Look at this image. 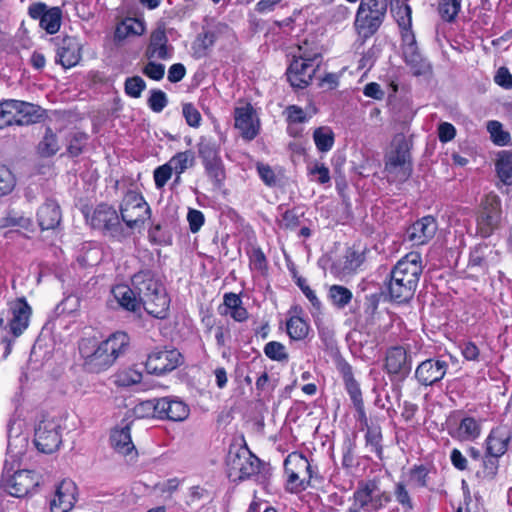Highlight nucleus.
I'll return each mask as SVG.
<instances>
[{
	"instance_id": "1",
	"label": "nucleus",
	"mask_w": 512,
	"mask_h": 512,
	"mask_svg": "<svg viewBox=\"0 0 512 512\" xmlns=\"http://www.w3.org/2000/svg\"><path fill=\"white\" fill-rule=\"evenodd\" d=\"M132 285L140 297V306L158 319L168 316L170 299L162 283L151 270H141L132 276Z\"/></svg>"
},
{
	"instance_id": "2",
	"label": "nucleus",
	"mask_w": 512,
	"mask_h": 512,
	"mask_svg": "<svg viewBox=\"0 0 512 512\" xmlns=\"http://www.w3.org/2000/svg\"><path fill=\"white\" fill-rule=\"evenodd\" d=\"M130 347V337L126 332L117 331L102 341L93 353L84 358L88 372L100 373L110 368Z\"/></svg>"
},
{
	"instance_id": "3",
	"label": "nucleus",
	"mask_w": 512,
	"mask_h": 512,
	"mask_svg": "<svg viewBox=\"0 0 512 512\" xmlns=\"http://www.w3.org/2000/svg\"><path fill=\"white\" fill-rule=\"evenodd\" d=\"M412 141L403 134H397L392 149L385 156V172L390 182L404 183L413 173L411 157Z\"/></svg>"
},
{
	"instance_id": "4",
	"label": "nucleus",
	"mask_w": 512,
	"mask_h": 512,
	"mask_svg": "<svg viewBox=\"0 0 512 512\" xmlns=\"http://www.w3.org/2000/svg\"><path fill=\"white\" fill-rule=\"evenodd\" d=\"M386 12V0H361L354 23L358 34L364 39L373 36L382 25Z\"/></svg>"
},
{
	"instance_id": "5",
	"label": "nucleus",
	"mask_w": 512,
	"mask_h": 512,
	"mask_svg": "<svg viewBox=\"0 0 512 512\" xmlns=\"http://www.w3.org/2000/svg\"><path fill=\"white\" fill-rule=\"evenodd\" d=\"M120 217L130 231L142 229L147 219L151 217V208L143 195L136 190H128L121 201Z\"/></svg>"
},
{
	"instance_id": "6",
	"label": "nucleus",
	"mask_w": 512,
	"mask_h": 512,
	"mask_svg": "<svg viewBox=\"0 0 512 512\" xmlns=\"http://www.w3.org/2000/svg\"><path fill=\"white\" fill-rule=\"evenodd\" d=\"M60 419L49 414H42L34 429V444L46 454L57 451L62 443V427Z\"/></svg>"
},
{
	"instance_id": "7",
	"label": "nucleus",
	"mask_w": 512,
	"mask_h": 512,
	"mask_svg": "<svg viewBox=\"0 0 512 512\" xmlns=\"http://www.w3.org/2000/svg\"><path fill=\"white\" fill-rule=\"evenodd\" d=\"M150 412L160 419L183 421L189 415V408L183 401L170 397L147 400L136 407V413L141 417Z\"/></svg>"
},
{
	"instance_id": "8",
	"label": "nucleus",
	"mask_w": 512,
	"mask_h": 512,
	"mask_svg": "<svg viewBox=\"0 0 512 512\" xmlns=\"http://www.w3.org/2000/svg\"><path fill=\"white\" fill-rule=\"evenodd\" d=\"M321 60V55L317 52L303 51L298 57H294L286 72L290 85L296 89L306 88L311 83Z\"/></svg>"
},
{
	"instance_id": "9",
	"label": "nucleus",
	"mask_w": 512,
	"mask_h": 512,
	"mask_svg": "<svg viewBox=\"0 0 512 512\" xmlns=\"http://www.w3.org/2000/svg\"><path fill=\"white\" fill-rule=\"evenodd\" d=\"M284 470L287 475V490L292 493L304 491L313 477L312 466L301 453L292 452L284 461Z\"/></svg>"
},
{
	"instance_id": "10",
	"label": "nucleus",
	"mask_w": 512,
	"mask_h": 512,
	"mask_svg": "<svg viewBox=\"0 0 512 512\" xmlns=\"http://www.w3.org/2000/svg\"><path fill=\"white\" fill-rule=\"evenodd\" d=\"M226 465L229 477L244 480L258 473L260 460L246 446H235L228 451Z\"/></svg>"
},
{
	"instance_id": "11",
	"label": "nucleus",
	"mask_w": 512,
	"mask_h": 512,
	"mask_svg": "<svg viewBox=\"0 0 512 512\" xmlns=\"http://www.w3.org/2000/svg\"><path fill=\"white\" fill-rule=\"evenodd\" d=\"M32 308L25 297L8 302V308L1 313L0 328L7 329L14 337H19L28 327Z\"/></svg>"
},
{
	"instance_id": "12",
	"label": "nucleus",
	"mask_w": 512,
	"mask_h": 512,
	"mask_svg": "<svg viewBox=\"0 0 512 512\" xmlns=\"http://www.w3.org/2000/svg\"><path fill=\"white\" fill-rule=\"evenodd\" d=\"M91 225L93 228L102 230L105 234L119 240L129 235L121 224L117 211L106 204L96 207L91 217Z\"/></svg>"
},
{
	"instance_id": "13",
	"label": "nucleus",
	"mask_w": 512,
	"mask_h": 512,
	"mask_svg": "<svg viewBox=\"0 0 512 512\" xmlns=\"http://www.w3.org/2000/svg\"><path fill=\"white\" fill-rule=\"evenodd\" d=\"M182 363L183 356L177 349L165 348L152 351L147 357L145 367L148 373L160 376L175 370Z\"/></svg>"
},
{
	"instance_id": "14",
	"label": "nucleus",
	"mask_w": 512,
	"mask_h": 512,
	"mask_svg": "<svg viewBox=\"0 0 512 512\" xmlns=\"http://www.w3.org/2000/svg\"><path fill=\"white\" fill-rule=\"evenodd\" d=\"M37 486L36 474L30 470H19L11 476L3 475L0 482V490L16 498L27 496Z\"/></svg>"
},
{
	"instance_id": "15",
	"label": "nucleus",
	"mask_w": 512,
	"mask_h": 512,
	"mask_svg": "<svg viewBox=\"0 0 512 512\" xmlns=\"http://www.w3.org/2000/svg\"><path fill=\"white\" fill-rule=\"evenodd\" d=\"M384 369L388 375L405 379L412 370V356L402 346L390 347L385 356Z\"/></svg>"
},
{
	"instance_id": "16",
	"label": "nucleus",
	"mask_w": 512,
	"mask_h": 512,
	"mask_svg": "<svg viewBox=\"0 0 512 512\" xmlns=\"http://www.w3.org/2000/svg\"><path fill=\"white\" fill-rule=\"evenodd\" d=\"M28 15L38 20L40 27L48 34H55L60 29L62 21L60 7H48L43 2H34L28 7Z\"/></svg>"
},
{
	"instance_id": "17",
	"label": "nucleus",
	"mask_w": 512,
	"mask_h": 512,
	"mask_svg": "<svg viewBox=\"0 0 512 512\" xmlns=\"http://www.w3.org/2000/svg\"><path fill=\"white\" fill-rule=\"evenodd\" d=\"M448 368V362L442 358H429L416 367L414 376L420 385L432 386L445 377Z\"/></svg>"
},
{
	"instance_id": "18",
	"label": "nucleus",
	"mask_w": 512,
	"mask_h": 512,
	"mask_svg": "<svg viewBox=\"0 0 512 512\" xmlns=\"http://www.w3.org/2000/svg\"><path fill=\"white\" fill-rule=\"evenodd\" d=\"M77 501V486L71 479H63L55 486L50 500L51 512H69Z\"/></svg>"
},
{
	"instance_id": "19",
	"label": "nucleus",
	"mask_w": 512,
	"mask_h": 512,
	"mask_svg": "<svg viewBox=\"0 0 512 512\" xmlns=\"http://www.w3.org/2000/svg\"><path fill=\"white\" fill-rule=\"evenodd\" d=\"M174 55V47L169 43L166 31L163 27L153 30L149 42L144 51L147 60H170Z\"/></svg>"
},
{
	"instance_id": "20",
	"label": "nucleus",
	"mask_w": 512,
	"mask_h": 512,
	"mask_svg": "<svg viewBox=\"0 0 512 512\" xmlns=\"http://www.w3.org/2000/svg\"><path fill=\"white\" fill-rule=\"evenodd\" d=\"M337 369L342 376L345 389L350 396L359 417L361 419H365V422L367 423L362 392L359 383L354 377L352 366L347 361L340 360L337 363Z\"/></svg>"
},
{
	"instance_id": "21",
	"label": "nucleus",
	"mask_w": 512,
	"mask_h": 512,
	"mask_svg": "<svg viewBox=\"0 0 512 512\" xmlns=\"http://www.w3.org/2000/svg\"><path fill=\"white\" fill-rule=\"evenodd\" d=\"M390 273L417 286L422 274L420 254L413 252L407 254L397 262Z\"/></svg>"
},
{
	"instance_id": "22",
	"label": "nucleus",
	"mask_w": 512,
	"mask_h": 512,
	"mask_svg": "<svg viewBox=\"0 0 512 512\" xmlns=\"http://www.w3.org/2000/svg\"><path fill=\"white\" fill-rule=\"evenodd\" d=\"M82 44L74 36H65L57 42L56 63L65 69L74 67L81 60Z\"/></svg>"
},
{
	"instance_id": "23",
	"label": "nucleus",
	"mask_w": 512,
	"mask_h": 512,
	"mask_svg": "<svg viewBox=\"0 0 512 512\" xmlns=\"http://www.w3.org/2000/svg\"><path fill=\"white\" fill-rule=\"evenodd\" d=\"M438 224L433 216H424L414 222L407 230V237L413 245H425L436 234Z\"/></svg>"
},
{
	"instance_id": "24",
	"label": "nucleus",
	"mask_w": 512,
	"mask_h": 512,
	"mask_svg": "<svg viewBox=\"0 0 512 512\" xmlns=\"http://www.w3.org/2000/svg\"><path fill=\"white\" fill-rule=\"evenodd\" d=\"M510 432L504 427L492 428L484 441L485 453L501 458L509 449Z\"/></svg>"
},
{
	"instance_id": "25",
	"label": "nucleus",
	"mask_w": 512,
	"mask_h": 512,
	"mask_svg": "<svg viewBox=\"0 0 512 512\" xmlns=\"http://www.w3.org/2000/svg\"><path fill=\"white\" fill-rule=\"evenodd\" d=\"M253 107L247 104L242 107L235 108L234 120L235 128H237L241 136L246 140H253L259 132V127L253 119Z\"/></svg>"
},
{
	"instance_id": "26",
	"label": "nucleus",
	"mask_w": 512,
	"mask_h": 512,
	"mask_svg": "<svg viewBox=\"0 0 512 512\" xmlns=\"http://www.w3.org/2000/svg\"><path fill=\"white\" fill-rule=\"evenodd\" d=\"M37 221L41 230L55 229L61 222V210L59 204L52 199L46 200L37 210Z\"/></svg>"
},
{
	"instance_id": "27",
	"label": "nucleus",
	"mask_w": 512,
	"mask_h": 512,
	"mask_svg": "<svg viewBox=\"0 0 512 512\" xmlns=\"http://www.w3.org/2000/svg\"><path fill=\"white\" fill-rule=\"evenodd\" d=\"M16 125L27 126L36 123L42 117L41 108L29 102L13 99Z\"/></svg>"
},
{
	"instance_id": "28",
	"label": "nucleus",
	"mask_w": 512,
	"mask_h": 512,
	"mask_svg": "<svg viewBox=\"0 0 512 512\" xmlns=\"http://www.w3.org/2000/svg\"><path fill=\"white\" fill-rule=\"evenodd\" d=\"M416 288L417 286L411 284V282L401 280L399 277L393 276V274L390 273L388 293L392 301L396 303H407L413 298Z\"/></svg>"
},
{
	"instance_id": "29",
	"label": "nucleus",
	"mask_w": 512,
	"mask_h": 512,
	"mask_svg": "<svg viewBox=\"0 0 512 512\" xmlns=\"http://www.w3.org/2000/svg\"><path fill=\"white\" fill-rule=\"evenodd\" d=\"M481 431L480 421L474 417L466 416L461 419L457 428L450 431L449 434L460 441H474L480 436Z\"/></svg>"
},
{
	"instance_id": "30",
	"label": "nucleus",
	"mask_w": 512,
	"mask_h": 512,
	"mask_svg": "<svg viewBox=\"0 0 512 512\" xmlns=\"http://www.w3.org/2000/svg\"><path fill=\"white\" fill-rule=\"evenodd\" d=\"M136 290L127 285L119 284L113 287L112 295L123 309L136 312L140 309V297L135 295Z\"/></svg>"
},
{
	"instance_id": "31",
	"label": "nucleus",
	"mask_w": 512,
	"mask_h": 512,
	"mask_svg": "<svg viewBox=\"0 0 512 512\" xmlns=\"http://www.w3.org/2000/svg\"><path fill=\"white\" fill-rule=\"evenodd\" d=\"M110 444L119 454L128 455L131 453L135 446L131 439L130 426L125 425L124 427L114 428L110 434Z\"/></svg>"
},
{
	"instance_id": "32",
	"label": "nucleus",
	"mask_w": 512,
	"mask_h": 512,
	"mask_svg": "<svg viewBox=\"0 0 512 512\" xmlns=\"http://www.w3.org/2000/svg\"><path fill=\"white\" fill-rule=\"evenodd\" d=\"M198 156L202 163L220 159V144L211 136H202L197 144Z\"/></svg>"
},
{
	"instance_id": "33",
	"label": "nucleus",
	"mask_w": 512,
	"mask_h": 512,
	"mask_svg": "<svg viewBox=\"0 0 512 512\" xmlns=\"http://www.w3.org/2000/svg\"><path fill=\"white\" fill-rule=\"evenodd\" d=\"M374 487V480L362 481L353 493L354 503L365 512H370Z\"/></svg>"
},
{
	"instance_id": "34",
	"label": "nucleus",
	"mask_w": 512,
	"mask_h": 512,
	"mask_svg": "<svg viewBox=\"0 0 512 512\" xmlns=\"http://www.w3.org/2000/svg\"><path fill=\"white\" fill-rule=\"evenodd\" d=\"M499 459L496 456L483 454L480 469L476 472L475 476L480 481L491 482L495 480L499 470Z\"/></svg>"
},
{
	"instance_id": "35",
	"label": "nucleus",
	"mask_w": 512,
	"mask_h": 512,
	"mask_svg": "<svg viewBox=\"0 0 512 512\" xmlns=\"http://www.w3.org/2000/svg\"><path fill=\"white\" fill-rule=\"evenodd\" d=\"M225 307L230 310V316L237 322H243L248 318V311L242 305V300L235 293H226L223 297Z\"/></svg>"
},
{
	"instance_id": "36",
	"label": "nucleus",
	"mask_w": 512,
	"mask_h": 512,
	"mask_svg": "<svg viewBox=\"0 0 512 512\" xmlns=\"http://www.w3.org/2000/svg\"><path fill=\"white\" fill-rule=\"evenodd\" d=\"M286 330L291 340H304L310 330L309 324L301 317L292 316L286 322Z\"/></svg>"
},
{
	"instance_id": "37",
	"label": "nucleus",
	"mask_w": 512,
	"mask_h": 512,
	"mask_svg": "<svg viewBox=\"0 0 512 512\" xmlns=\"http://www.w3.org/2000/svg\"><path fill=\"white\" fill-rule=\"evenodd\" d=\"M499 213L495 207H485L477 219V224L483 236H489L498 225Z\"/></svg>"
},
{
	"instance_id": "38",
	"label": "nucleus",
	"mask_w": 512,
	"mask_h": 512,
	"mask_svg": "<svg viewBox=\"0 0 512 512\" xmlns=\"http://www.w3.org/2000/svg\"><path fill=\"white\" fill-rule=\"evenodd\" d=\"M353 294L345 286L334 284L328 290V299L337 309H344L352 300Z\"/></svg>"
},
{
	"instance_id": "39",
	"label": "nucleus",
	"mask_w": 512,
	"mask_h": 512,
	"mask_svg": "<svg viewBox=\"0 0 512 512\" xmlns=\"http://www.w3.org/2000/svg\"><path fill=\"white\" fill-rule=\"evenodd\" d=\"M32 219L25 217L22 213L15 210H9L4 217L0 219V228L16 227L24 230H30Z\"/></svg>"
},
{
	"instance_id": "40",
	"label": "nucleus",
	"mask_w": 512,
	"mask_h": 512,
	"mask_svg": "<svg viewBox=\"0 0 512 512\" xmlns=\"http://www.w3.org/2000/svg\"><path fill=\"white\" fill-rule=\"evenodd\" d=\"M206 175L209 177V179L212 181L213 185L216 188H221L224 180L226 178L224 163L222 161V158L216 159L214 161H209L206 163H202Z\"/></svg>"
},
{
	"instance_id": "41",
	"label": "nucleus",
	"mask_w": 512,
	"mask_h": 512,
	"mask_svg": "<svg viewBox=\"0 0 512 512\" xmlns=\"http://www.w3.org/2000/svg\"><path fill=\"white\" fill-rule=\"evenodd\" d=\"M313 140L320 152H328L334 145V133L328 126H321L314 130Z\"/></svg>"
},
{
	"instance_id": "42",
	"label": "nucleus",
	"mask_w": 512,
	"mask_h": 512,
	"mask_svg": "<svg viewBox=\"0 0 512 512\" xmlns=\"http://www.w3.org/2000/svg\"><path fill=\"white\" fill-rule=\"evenodd\" d=\"M172 170L177 174V180L180 175L194 164V154L190 150L176 153L168 162Z\"/></svg>"
},
{
	"instance_id": "43",
	"label": "nucleus",
	"mask_w": 512,
	"mask_h": 512,
	"mask_svg": "<svg viewBox=\"0 0 512 512\" xmlns=\"http://www.w3.org/2000/svg\"><path fill=\"white\" fill-rule=\"evenodd\" d=\"M434 470L432 466L419 464L409 470V480L416 487H427L429 475Z\"/></svg>"
},
{
	"instance_id": "44",
	"label": "nucleus",
	"mask_w": 512,
	"mask_h": 512,
	"mask_svg": "<svg viewBox=\"0 0 512 512\" xmlns=\"http://www.w3.org/2000/svg\"><path fill=\"white\" fill-rule=\"evenodd\" d=\"M382 432L380 427H368L365 433V443L375 452L378 459H383Z\"/></svg>"
},
{
	"instance_id": "45",
	"label": "nucleus",
	"mask_w": 512,
	"mask_h": 512,
	"mask_svg": "<svg viewBox=\"0 0 512 512\" xmlns=\"http://www.w3.org/2000/svg\"><path fill=\"white\" fill-rule=\"evenodd\" d=\"M496 170L500 180L506 184H512V154L504 152L500 155L497 163Z\"/></svg>"
},
{
	"instance_id": "46",
	"label": "nucleus",
	"mask_w": 512,
	"mask_h": 512,
	"mask_svg": "<svg viewBox=\"0 0 512 512\" xmlns=\"http://www.w3.org/2000/svg\"><path fill=\"white\" fill-rule=\"evenodd\" d=\"M58 150L57 137L51 128H47L43 139L38 144V152L43 157H50L56 154Z\"/></svg>"
},
{
	"instance_id": "47",
	"label": "nucleus",
	"mask_w": 512,
	"mask_h": 512,
	"mask_svg": "<svg viewBox=\"0 0 512 512\" xmlns=\"http://www.w3.org/2000/svg\"><path fill=\"white\" fill-rule=\"evenodd\" d=\"M462 0H441L438 6V12L441 18L446 22H453L460 9Z\"/></svg>"
},
{
	"instance_id": "48",
	"label": "nucleus",
	"mask_w": 512,
	"mask_h": 512,
	"mask_svg": "<svg viewBox=\"0 0 512 512\" xmlns=\"http://www.w3.org/2000/svg\"><path fill=\"white\" fill-rule=\"evenodd\" d=\"M487 131L490 133L493 143L498 146H506L510 142V134L503 129V125L499 121H488Z\"/></svg>"
},
{
	"instance_id": "49",
	"label": "nucleus",
	"mask_w": 512,
	"mask_h": 512,
	"mask_svg": "<svg viewBox=\"0 0 512 512\" xmlns=\"http://www.w3.org/2000/svg\"><path fill=\"white\" fill-rule=\"evenodd\" d=\"M216 41L215 33L212 31H205L198 34L196 41L193 44L194 53L198 57H203L207 51L214 45Z\"/></svg>"
},
{
	"instance_id": "50",
	"label": "nucleus",
	"mask_w": 512,
	"mask_h": 512,
	"mask_svg": "<svg viewBox=\"0 0 512 512\" xmlns=\"http://www.w3.org/2000/svg\"><path fill=\"white\" fill-rule=\"evenodd\" d=\"M141 380L142 373L133 368L121 370L115 375V384L120 387H129L140 383Z\"/></svg>"
},
{
	"instance_id": "51",
	"label": "nucleus",
	"mask_w": 512,
	"mask_h": 512,
	"mask_svg": "<svg viewBox=\"0 0 512 512\" xmlns=\"http://www.w3.org/2000/svg\"><path fill=\"white\" fill-rule=\"evenodd\" d=\"M146 87V82L140 76L128 77L124 82L125 94L131 98H140Z\"/></svg>"
},
{
	"instance_id": "52",
	"label": "nucleus",
	"mask_w": 512,
	"mask_h": 512,
	"mask_svg": "<svg viewBox=\"0 0 512 512\" xmlns=\"http://www.w3.org/2000/svg\"><path fill=\"white\" fill-rule=\"evenodd\" d=\"M12 125H16L13 99L2 100L0 101V130Z\"/></svg>"
},
{
	"instance_id": "53",
	"label": "nucleus",
	"mask_w": 512,
	"mask_h": 512,
	"mask_svg": "<svg viewBox=\"0 0 512 512\" xmlns=\"http://www.w3.org/2000/svg\"><path fill=\"white\" fill-rule=\"evenodd\" d=\"M265 355L273 361H288L289 355L285 346L277 341H270L264 347Z\"/></svg>"
},
{
	"instance_id": "54",
	"label": "nucleus",
	"mask_w": 512,
	"mask_h": 512,
	"mask_svg": "<svg viewBox=\"0 0 512 512\" xmlns=\"http://www.w3.org/2000/svg\"><path fill=\"white\" fill-rule=\"evenodd\" d=\"M394 496L396 501L402 506L404 512H411L414 509V503L403 482L395 484Z\"/></svg>"
},
{
	"instance_id": "55",
	"label": "nucleus",
	"mask_w": 512,
	"mask_h": 512,
	"mask_svg": "<svg viewBox=\"0 0 512 512\" xmlns=\"http://www.w3.org/2000/svg\"><path fill=\"white\" fill-rule=\"evenodd\" d=\"M168 104L166 93L160 89H152L147 100L148 107L155 113H160Z\"/></svg>"
},
{
	"instance_id": "56",
	"label": "nucleus",
	"mask_w": 512,
	"mask_h": 512,
	"mask_svg": "<svg viewBox=\"0 0 512 512\" xmlns=\"http://www.w3.org/2000/svg\"><path fill=\"white\" fill-rule=\"evenodd\" d=\"M16 180L13 173L5 165H0V197L11 193Z\"/></svg>"
},
{
	"instance_id": "57",
	"label": "nucleus",
	"mask_w": 512,
	"mask_h": 512,
	"mask_svg": "<svg viewBox=\"0 0 512 512\" xmlns=\"http://www.w3.org/2000/svg\"><path fill=\"white\" fill-rule=\"evenodd\" d=\"M141 72L151 80L160 81L165 75V65L156 60H148Z\"/></svg>"
},
{
	"instance_id": "58",
	"label": "nucleus",
	"mask_w": 512,
	"mask_h": 512,
	"mask_svg": "<svg viewBox=\"0 0 512 512\" xmlns=\"http://www.w3.org/2000/svg\"><path fill=\"white\" fill-rule=\"evenodd\" d=\"M405 63L415 76L426 75L431 72L430 63L421 54L405 61Z\"/></svg>"
},
{
	"instance_id": "59",
	"label": "nucleus",
	"mask_w": 512,
	"mask_h": 512,
	"mask_svg": "<svg viewBox=\"0 0 512 512\" xmlns=\"http://www.w3.org/2000/svg\"><path fill=\"white\" fill-rule=\"evenodd\" d=\"M148 238L150 242L157 245L171 244V235L162 228V225L157 223L153 224L148 230Z\"/></svg>"
},
{
	"instance_id": "60",
	"label": "nucleus",
	"mask_w": 512,
	"mask_h": 512,
	"mask_svg": "<svg viewBox=\"0 0 512 512\" xmlns=\"http://www.w3.org/2000/svg\"><path fill=\"white\" fill-rule=\"evenodd\" d=\"M391 502V496L387 491H382L378 487L377 482L375 481V487L373 489V497L372 504L370 508V512H377L386 507L388 503Z\"/></svg>"
},
{
	"instance_id": "61",
	"label": "nucleus",
	"mask_w": 512,
	"mask_h": 512,
	"mask_svg": "<svg viewBox=\"0 0 512 512\" xmlns=\"http://www.w3.org/2000/svg\"><path fill=\"white\" fill-rule=\"evenodd\" d=\"M284 114L286 115V121L288 124H302L308 121V116L305 111L297 105H289Z\"/></svg>"
},
{
	"instance_id": "62",
	"label": "nucleus",
	"mask_w": 512,
	"mask_h": 512,
	"mask_svg": "<svg viewBox=\"0 0 512 512\" xmlns=\"http://www.w3.org/2000/svg\"><path fill=\"white\" fill-rule=\"evenodd\" d=\"M309 175L314 177V180L319 184H326L330 182V172L324 163L315 162L308 167Z\"/></svg>"
},
{
	"instance_id": "63",
	"label": "nucleus",
	"mask_w": 512,
	"mask_h": 512,
	"mask_svg": "<svg viewBox=\"0 0 512 512\" xmlns=\"http://www.w3.org/2000/svg\"><path fill=\"white\" fill-rule=\"evenodd\" d=\"M182 114L186 123L193 128H197L201 124V114L192 103H185L182 106Z\"/></svg>"
},
{
	"instance_id": "64",
	"label": "nucleus",
	"mask_w": 512,
	"mask_h": 512,
	"mask_svg": "<svg viewBox=\"0 0 512 512\" xmlns=\"http://www.w3.org/2000/svg\"><path fill=\"white\" fill-rule=\"evenodd\" d=\"M303 213H299L298 209L286 210L282 214V219L280 221V227L284 229L293 230L300 225V217Z\"/></svg>"
}]
</instances>
